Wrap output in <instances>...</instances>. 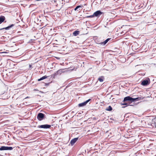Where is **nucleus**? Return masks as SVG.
<instances>
[{"mask_svg":"<svg viewBox=\"0 0 156 156\" xmlns=\"http://www.w3.org/2000/svg\"><path fill=\"white\" fill-rule=\"evenodd\" d=\"M144 98L142 97H138L136 98H133L132 97L128 96L125 97L124 99V101H127L130 104L131 102H135L137 101H140L142 100Z\"/></svg>","mask_w":156,"mask_h":156,"instance_id":"nucleus-1","label":"nucleus"},{"mask_svg":"<svg viewBox=\"0 0 156 156\" xmlns=\"http://www.w3.org/2000/svg\"><path fill=\"white\" fill-rule=\"evenodd\" d=\"M147 123L149 126L148 127L156 129V117L153 119L151 122H147Z\"/></svg>","mask_w":156,"mask_h":156,"instance_id":"nucleus-2","label":"nucleus"},{"mask_svg":"<svg viewBox=\"0 0 156 156\" xmlns=\"http://www.w3.org/2000/svg\"><path fill=\"white\" fill-rule=\"evenodd\" d=\"M44 116H45V115L44 114L41 113H39L37 115V118L39 120L41 121L43 119Z\"/></svg>","mask_w":156,"mask_h":156,"instance_id":"nucleus-3","label":"nucleus"},{"mask_svg":"<svg viewBox=\"0 0 156 156\" xmlns=\"http://www.w3.org/2000/svg\"><path fill=\"white\" fill-rule=\"evenodd\" d=\"M13 147H6L4 146H1L0 147V151L11 150Z\"/></svg>","mask_w":156,"mask_h":156,"instance_id":"nucleus-4","label":"nucleus"},{"mask_svg":"<svg viewBox=\"0 0 156 156\" xmlns=\"http://www.w3.org/2000/svg\"><path fill=\"white\" fill-rule=\"evenodd\" d=\"M150 83V79L148 78V80H144L142 81L141 84L143 86H146L148 85Z\"/></svg>","mask_w":156,"mask_h":156,"instance_id":"nucleus-5","label":"nucleus"},{"mask_svg":"<svg viewBox=\"0 0 156 156\" xmlns=\"http://www.w3.org/2000/svg\"><path fill=\"white\" fill-rule=\"evenodd\" d=\"M51 125L48 124H44L41 125H39L38 126V128H43V129H49L51 127Z\"/></svg>","mask_w":156,"mask_h":156,"instance_id":"nucleus-6","label":"nucleus"},{"mask_svg":"<svg viewBox=\"0 0 156 156\" xmlns=\"http://www.w3.org/2000/svg\"><path fill=\"white\" fill-rule=\"evenodd\" d=\"M111 39L110 38H108L106 39L105 41L99 43H97L100 46H104L105 45L106 43Z\"/></svg>","mask_w":156,"mask_h":156,"instance_id":"nucleus-7","label":"nucleus"},{"mask_svg":"<svg viewBox=\"0 0 156 156\" xmlns=\"http://www.w3.org/2000/svg\"><path fill=\"white\" fill-rule=\"evenodd\" d=\"M102 12L100 10H98L94 12V15L95 16L97 17L99 16L102 14Z\"/></svg>","mask_w":156,"mask_h":156,"instance_id":"nucleus-8","label":"nucleus"},{"mask_svg":"<svg viewBox=\"0 0 156 156\" xmlns=\"http://www.w3.org/2000/svg\"><path fill=\"white\" fill-rule=\"evenodd\" d=\"M79 139L78 137H76L72 139L70 142V144L72 146H73L77 141Z\"/></svg>","mask_w":156,"mask_h":156,"instance_id":"nucleus-9","label":"nucleus"},{"mask_svg":"<svg viewBox=\"0 0 156 156\" xmlns=\"http://www.w3.org/2000/svg\"><path fill=\"white\" fill-rule=\"evenodd\" d=\"M122 105H126V106H124V107H123V108H125L128 106H133V105H130V103L129 102L128 103L127 101H123V103H122Z\"/></svg>","mask_w":156,"mask_h":156,"instance_id":"nucleus-10","label":"nucleus"},{"mask_svg":"<svg viewBox=\"0 0 156 156\" xmlns=\"http://www.w3.org/2000/svg\"><path fill=\"white\" fill-rule=\"evenodd\" d=\"M14 26V24H12L11 25L9 26H8L7 27H6L5 28H3L2 29H1L0 30H2L4 29H5L6 30H9L11 28H12V27H13Z\"/></svg>","mask_w":156,"mask_h":156,"instance_id":"nucleus-11","label":"nucleus"},{"mask_svg":"<svg viewBox=\"0 0 156 156\" xmlns=\"http://www.w3.org/2000/svg\"><path fill=\"white\" fill-rule=\"evenodd\" d=\"M5 20V17L4 16H0V24L2 23Z\"/></svg>","mask_w":156,"mask_h":156,"instance_id":"nucleus-12","label":"nucleus"},{"mask_svg":"<svg viewBox=\"0 0 156 156\" xmlns=\"http://www.w3.org/2000/svg\"><path fill=\"white\" fill-rule=\"evenodd\" d=\"M79 33H80L79 31L76 30V31H74L73 32V34L74 36H77V35H78L79 34Z\"/></svg>","mask_w":156,"mask_h":156,"instance_id":"nucleus-13","label":"nucleus"},{"mask_svg":"<svg viewBox=\"0 0 156 156\" xmlns=\"http://www.w3.org/2000/svg\"><path fill=\"white\" fill-rule=\"evenodd\" d=\"M105 110L107 111H111L112 110V108L111 106H109L108 107L106 108Z\"/></svg>","mask_w":156,"mask_h":156,"instance_id":"nucleus-14","label":"nucleus"},{"mask_svg":"<svg viewBox=\"0 0 156 156\" xmlns=\"http://www.w3.org/2000/svg\"><path fill=\"white\" fill-rule=\"evenodd\" d=\"M104 79V77L103 76H101L98 78V80L100 82H102Z\"/></svg>","mask_w":156,"mask_h":156,"instance_id":"nucleus-15","label":"nucleus"},{"mask_svg":"<svg viewBox=\"0 0 156 156\" xmlns=\"http://www.w3.org/2000/svg\"><path fill=\"white\" fill-rule=\"evenodd\" d=\"M47 77H48V76H42V77H41L40 79H38V81H40L42 80H43L45 79Z\"/></svg>","mask_w":156,"mask_h":156,"instance_id":"nucleus-16","label":"nucleus"},{"mask_svg":"<svg viewBox=\"0 0 156 156\" xmlns=\"http://www.w3.org/2000/svg\"><path fill=\"white\" fill-rule=\"evenodd\" d=\"M85 105H86L84 103V102L80 103L78 105L79 107H83Z\"/></svg>","mask_w":156,"mask_h":156,"instance_id":"nucleus-17","label":"nucleus"},{"mask_svg":"<svg viewBox=\"0 0 156 156\" xmlns=\"http://www.w3.org/2000/svg\"><path fill=\"white\" fill-rule=\"evenodd\" d=\"M58 73L56 72L54 74L51 75V77L53 78H55L56 76L58 75Z\"/></svg>","mask_w":156,"mask_h":156,"instance_id":"nucleus-18","label":"nucleus"},{"mask_svg":"<svg viewBox=\"0 0 156 156\" xmlns=\"http://www.w3.org/2000/svg\"><path fill=\"white\" fill-rule=\"evenodd\" d=\"M62 72V69H59L58 70L56 73H58V74H61Z\"/></svg>","mask_w":156,"mask_h":156,"instance_id":"nucleus-19","label":"nucleus"},{"mask_svg":"<svg viewBox=\"0 0 156 156\" xmlns=\"http://www.w3.org/2000/svg\"><path fill=\"white\" fill-rule=\"evenodd\" d=\"M91 100V99H88V100L84 102V103L85 104V105H87V104L89 101H90Z\"/></svg>","mask_w":156,"mask_h":156,"instance_id":"nucleus-20","label":"nucleus"},{"mask_svg":"<svg viewBox=\"0 0 156 156\" xmlns=\"http://www.w3.org/2000/svg\"><path fill=\"white\" fill-rule=\"evenodd\" d=\"M81 7L80 5H78L77 6L75 9H74V10L76 11V10L78 8L80 7Z\"/></svg>","mask_w":156,"mask_h":156,"instance_id":"nucleus-21","label":"nucleus"},{"mask_svg":"<svg viewBox=\"0 0 156 156\" xmlns=\"http://www.w3.org/2000/svg\"><path fill=\"white\" fill-rule=\"evenodd\" d=\"M94 15L93 14V15H90V16H88L87 17V18H92L93 17H94Z\"/></svg>","mask_w":156,"mask_h":156,"instance_id":"nucleus-22","label":"nucleus"},{"mask_svg":"<svg viewBox=\"0 0 156 156\" xmlns=\"http://www.w3.org/2000/svg\"><path fill=\"white\" fill-rule=\"evenodd\" d=\"M52 2H56V1L54 0L52 1Z\"/></svg>","mask_w":156,"mask_h":156,"instance_id":"nucleus-23","label":"nucleus"},{"mask_svg":"<svg viewBox=\"0 0 156 156\" xmlns=\"http://www.w3.org/2000/svg\"><path fill=\"white\" fill-rule=\"evenodd\" d=\"M141 74H142V75L144 76V75H145V73H143Z\"/></svg>","mask_w":156,"mask_h":156,"instance_id":"nucleus-24","label":"nucleus"},{"mask_svg":"<svg viewBox=\"0 0 156 156\" xmlns=\"http://www.w3.org/2000/svg\"><path fill=\"white\" fill-rule=\"evenodd\" d=\"M49 84V83H45V85H48Z\"/></svg>","mask_w":156,"mask_h":156,"instance_id":"nucleus-25","label":"nucleus"},{"mask_svg":"<svg viewBox=\"0 0 156 156\" xmlns=\"http://www.w3.org/2000/svg\"><path fill=\"white\" fill-rule=\"evenodd\" d=\"M29 97H26L25 98H28Z\"/></svg>","mask_w":156,"mask_h":156,"instance_id":"nucleus-26","label":"nucleus"}]
</instances>
